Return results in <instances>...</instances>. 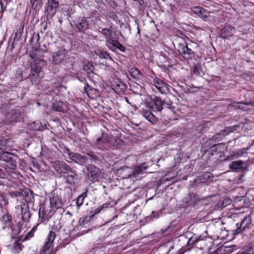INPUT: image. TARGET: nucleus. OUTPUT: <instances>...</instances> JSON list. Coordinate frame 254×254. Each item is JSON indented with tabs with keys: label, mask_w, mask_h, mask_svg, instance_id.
Instances as JSON below:
<instances>
[{
	"label": "nucleus",
	"mask_w": 254,
	"mask_h": 254,
	"mask_svg": "<svg viewBox=\"0 0 254 254\" xmlns=\"http://www.w3.org/2000/svg\"><path fill=\"white\" fill-rule=\"evenodd\" d=\"M130 75L134 78H139V76L141 75L140 70L135 67H132L129 70Z\"/></svg>",
	"instance_id": "31"
},
{
	"label": "nucleus",
	"mask_w": 254,
	"mask_h": 254,
	"mask_svg": "<svg viewBox=\"0 0 254 254\" xmlns=\"http://www.w3.org/2000/svg\"><path fill=\"white\" fill-rule=\"evenodd\" d=\"M235 33V29L230 25H226L221 30V37L225 39L232 36Z\"/></svg>",
	"instance_id": "15"
},
{
	"label": "nucleus",
	"mask_w": 254,
	"mask_h": 254,
	"mask_svg": "<svg viewBox=\"0 0 254 254\" xmlns=\"http://www.w3.org/2000/svg\"><path fill=\"white\" fill-rule=\"evenodd\" d=\"M21 243L19 242L18 241H17L13 244V249L17 253H19L21 250Z\"/></svg>",
	"instance_id": "40"
},
{
	"label": "nucleus",
	"mask_w": 254,
	"mask_h": 254,
	"mask_svg": "<svg viewBox=\"0 0 254 254\" xmlns=\"http://www.w3.org/2000/svg\"><path fill=\"white\" fill-rule=\"evenodd\" d=\"M40 73H36L32 71V73L29 77L33 84H37L39 80Z\"/></svg>",
	"instance_id": "30"
},
{
	"label": "nucleus",
	"mask_w": 254,
	"mask_h": 254,
	"mask_svg": "<svg viewBox=\"0 0 254 254\" xmlns=\"http://www.w3.org/2000/svg\"><path fill=\"white\" fill-rule=\"evenodd\" d=\"M4 8L3 7V4L1 0H0V18L1 17L3 13Z\"/></svg>",
	"instance_id": "43"
},
{
	"label": "nucleus",
	"mask_w": 254,
	"mask_h": 254,
	"mask_svg": "<svg viewBox=\"0 0 254 254\" xmlns=\"http://www.w3.org/2000/svg\"><path fill=\"white\" fill-rule=\"evenodd\" d=\"M45 64V62L43 61H35L34 64H31V70L36 73H40L42 66Z\"/></svg>",
	"instance_id": "23"
},
{
	"label": "nucleus",
	"mask_w": 254,
	"mask_h": 254,
	"mask_svg": "<svg viewBox=\"0 0 254 254\" xmlns=\"http://www.w3.org/2000/svg\"><path fill=\"white\" fill-rule=\"evenodd\" d=\"M56 234L54 232L50 231L47 240L44 244L43 250L40 254H50L53 248V242L56 238Z\"/></svg>",
	"instance_id": "4"
},
{
	"label": "nucleus",
	"mask_w": 254,
	"mask_h": 254,
	"mask_svg": "<svg viewBox=\"0 0 254 254\" xmlns=\"http://www.w3.org/2000/svg\"><path fill=\"white\" fill-rule=\"evenodd\" d=\"M65 215H68L69 216V217L70 218L72 216V214L68 211H67L66 213H65Z\"/></svg>",
	"instance_id": "49"
},
{
	"label": "nucleus",
	"mask_w": 254,
	"mask_h": 254,
	"mask_svg": "<svg viewBox=\"0 0 254 254\" xmlns=\"http://www.w3.org/2000/svg\"><path fill=\"white\" fill-rule=\"evenodd\" d=\"M12 236H15L18 235L21 231L20 228L18 225H15L12 228Z\"/></svg>",
	"instance_id": "39"
},
{
	"label": "nucleus",
	"mask_w": 254,
	"mask_h": 254,
	"mask_svg": "<svg viewBox=\"0 0 254 254\" xmlns=\"http://www.w3.org/2000/svg\"><path fill=\"white\" fill-rule=\"evenodd\" d=\"M93 15L95 17H98V15H99V14L97 13V11H95L93 13Z\"/></svg>",
	"instance_id": "51"
},
{
	"label": "nucleus",
	"mask_w": 254,
	"mask_h": 254,
	"mask_svg": "<svg viewBox=\"0 0 254 254\" xmlns=\"http://www.w3.org/2000/svg\"><path fill=\"white\" fill-rule=\"evenodd\" d=\"M103 141V143L105 142V140H103L102 137H98L96 139V141L95 142L96 145H98L100 144V142Z\"/></svg>",
	"instance_id": "44"
},
{
	"label": "nucleus",
	"mask_w": 254,
	"mask_h": 254,
	"mask_svg": "<svg viewBox=\"0 0 254 254\" xmlns=\"http://www.w3.org/2000/svg\"><path fill=\"white\" fill-rule=\"evenodd\" d=\"M16 208L17 211H20L22 220L24 222H28L31 215L29 211L28 204L26 201L22 202Z\"/></svg>",
	"instance_id": "8"
},
{
	"label": "nucleus",
	"mask_w": 254,
	"mask_h": 254,
	"mask_svg": "<svg viewBox=\"0 0 254 254\" xmlns=\"http://www.w3.org/2000/svg\"><path fill=\"white\" fill-rule=\"evenodd\" d=\"M85 196L86 194L84 193H83L77 197L76 199V205L78 208L82 205Z\"/></svg>",
	"instance_id": "35"
},
{
	"label": "nucleus",
	"mask_w": 254,
	"mask_h": 254,
	"mask_svg": "<svg viewBox=\"0 0 254 254\" xmlns=\"http://www.w3.org/2000/svg\"><path fill=\"white\" fill-rule=\"evenodd\" d=\"M15 78L20 80V81H21L22 80V78H23V77H22V72L21 70H17L16 71V73H15Z\"/></svg>",
	"instance_id": "41"
},
{
	"label": "nucleus",
	"mask_w": 254,
	"mask_h": 254,
	"mask_svg": "<svg viewBox=\"0 0 254 254\" xmlns=\"http://www.w3.org/2000/svg\"><path fill=\"white\" fill-rule=\"evenodd\" d=\"M252 54L254 55V50L252 51Z\"/></svg>",
	"instance_id": "57"
},
{
	"label": "nucleus",
	"mask_w": 254,
	"mask_h": 254,
	"mask_svg": "<svg viewBox=\"0 0 254 254\" xmlns=\"http://www.w3.org/2000/svg\"><path fill=\"white\" fill-rule=\"evenodd\" d=\"M193 12L204 21H207L210 15V12L201 7H195Z\"/></svg>",
	"instance_id": "16"
},
{
	"label": "nucleus",
	"mask_w": 254,
	"mask_h": 254,
	"mask_svg": "<svg viewBox=\"0 0 254 254\" xmlns=\"http://www.w3.org/2000/svg\"><path fill=\"white\" fill-rule=\"evenodd\" d=\"M44 2L49 3V0H30V4L33 10H39L41 8Z\"/></svg>",
	"instance_id": "22"
},
{
	"label": "nucleus",
	"mask_w": 254,
	"mask_h": 254,
	"mask_svg": "<svg viewBox=\"0 0 254 254\" xmlns=\"http://www.w3.org/2000/svg\"><path fill=\"white\" fill-rule=\"evenodd\" d=\"M212 151H216V149H215V146H213V148H212Z\"/></svg>",
	"instance_id": "53"
},
{
	"label": "nucleus",
	"mask_w": 254,
	"mask_h": 254,
	"mask_svg": "<svg viewBox=\"0 0 254 254\" xmlns=\"http://www.w3.org/2000/svg\"><path fill=\"white\" fill-rule=\"evenodd\" d=\"M110 205V202H106L105 203L103 204L102 205L99 206L98 208L95 209V214L99 213L102 211L105 210L109 207Z\"/></svg>",
	"instance_id": "34"
},
{
	"label": "nucleus",
	"mask_w": 254,
	"mask_h": 254,
	"mask_svg": "<svg viewBox=\"0 0 254 254\" xmlns=\"http://www.w3.org/2000/svg\"><path fill=\"white\" fill-rule=\"evenodd\" d=\"M40 36L37 33L33 34L31 44L33 48L35 50H38L40 47V43H39Z\"/></svg>",
	"instance_id": "24"
},
{
	"label": "nucleus",
	"mask_w": 254,
	"mask_h": 254,
	"mask_svg": "<svg viewBox=\"0 0 254 254\" xmlns=\"http://www.w3.org/2000/svg\"><path fill=\"white\" fill-rule=\"evenodd\" d=\"M7 220L6 221V223L8 224V226H10L12 222V219L9 216H7Z\"/></svg>",
	"instance_id": "48"
},
{
	"label": "nucleus",
	"mask_w": 254,
	"mask_h": 254,
	"mask_svg": "<svg viewBox=\"0 0 254 254\" xmlns=\"http://www.w3.org/2000/svg\"><path fill=\"white\" fill-rule=\"evenodd\" d=\"M46 7L45 13L47 18L51 19L55 14L57 9L59 7V2L56 0H52L49 1Z\"/></svg>",
	"instance_id": "11"
},
{
	"label": "nucleus",
	"mask_w": 254,
	"mask_h": 254,
	"mask_svg": "<svg viewBox=\"0 0 254 254\" xmlns=\"http://www.w3.org/2000/svg\"><path fill=\"white\" fill-rule=\"evenodd\" d=\"M244 162L242 160L235 161L231 163L229 165V167L233 171L238 172L244 168Z\"/></svg>",
	"instance_id": "21"
},
{
	"label": "nucleus",
	"mask_w": 254,
	"mask_h": 254,
	"mask_svg": "<svg viewBox=\"0 0 254 254\" xmlns=\"http://www.w3.org/2000/svg\"><path fill=\"white\" fill-rule=\"evenodd\" d=\"M193 73L195 74H199V67L196 66H195L193 68Z\"/></svg>",
	"instance_id": "46"
},
{
	"label": "nucleus",
	"mask_w": 254,
	"mask_h": 254,
	"mask_svg": "<svg viewBox=\"0 0 254 254\" xmlns=\"http://www.w3.org/2000/svg\"><path fill=\"white\" fill-rule=\"evenodd\" d=\"M223 202H222V203L220 204V206H219L221 208H223V207L225 206L226 205H224Z\"/></svg>",
	"instance_id": "52"
},
{
	"label": "nucleus",
	"mask_w": 254,
	"mask_h": 254,
	"mask_svg": "<svg viewBox=\"0 0 254 254\" xmlns=\"http://www.w3.org/2000/svg\"><path fill=\"white\" fill-rule=\"evenodd\" d=\"M85 93L90 98H94L98 95V91L94 88L91 87L88 83H85L84 86Z\"/></svg>",
	"instance_id": "18"
},
{
	"label": "nucleus",
	"mask_w": 254,
	"mask_h": 254,
	"mask_svg": "<svg viewBox=\"0 0 254 254\" xmlns=\"http://www.w3.org/2000/svg\"><path fill=\"white\" fill-rule=\"evenodd\" d=\"M249 148L247 147L239 149L237 150H236L234 151L232 154H231L229 156H228L227 159L232 160L243 156L247 152V151L249 150Z\"/></svg>",
	"instance_id": "19"
},
{
	"label": "nucleus",
	"mask_w": 254,
	"mask_h": 254,
	"mask_svg": "<svg viewBox=\"0 0 254 254\" xmlns=\"http://www.w3.org/2000/svg\"><path fill=\"white\" fill-rule=\"evenodd\" d=\"M178 49L179 55L186 60H192L195 56L193 51L188 47L187 44L180 45Z\"/></svg>",
	"instance_id": "7"
},
{
	"label": "nucleus",
	"mask_w": 254,
	"mask_h": 254,
	"mask_svg": "<svg viewBox=\"0 0 254 254\" xmlns=\"http://www.w3.org/2000/svg\"><path fill=\"white\" fill-rule=\"evenodd\" d=\"M23 26L22 27V29L19 28V33H20L22 32V31L23 30Z\"/></svg>",
	"instance_id": "54"
},
{
	"label": "nucleus",
	"mask_w": 254,
	"mask_h": 254,
	"mask_svg": "<svg viewBox=\"0 0 254 254\" xmlns=\"http://www.w3.org/2000/svg\"><path fill=\"white\" fill-rule=\"evenodd\" d=\"M86 170L87 173L85 175V178L88 181L92 183L99 181L101 176V171L99 168L90 164L87 166Z\"/></svg>",
	"instance_id": "2"
},
{
	"label": "nucleus",
	"mask_w": 254,
	"mask_h": 254,
	"mask_svg": "<svg viewBox=\"0 0 254 254\" xmlns=\"http://www.w3.org/2000/svg\"><path fill=\"white\" fill-rule=\"evenodd\" d=\"M4 174L2 172V169L0 168V178H1L2 177V176H3Z\"/></svg>",
	"instance_id": "50"
},
{
	"label": "nucleus",
	"mask_w": 254,
	"mask_h": 254,
	"mask_svg": "<svg viewBox=\"0 0 254 254\" xmlns=\"http://www.w3.org/2000/svg\"><path fill=\"white\" fill-rule=\"evenodd\" d=\"M50 209L48 214L50 215V213L55 212L56 210L61 208L63 206V203L62 198L60 196L58 195L53 194L52 197L50 198Z\"/></svg>",
	"instance_id": "9"
},
{
	"label": "nucleus",
	"mask_w": 254,
	"mask_h": 254,
	"mask_svg": "<svg viewBox=\"0 0 254 254\" xmlns=\"http://www.w3.org/2000/svg\"><path fill=\"white\" fill-rule=\"evenodd\" d=\"M49 212V210H45V206L43 204H40L39 206V215L41 218H44L46 217V218H50L52 216L53 213H50V215L48 214Z\"/></svg>",
	"instance_id": "25"
},
{
	"label": "nucleus",
	"mask_w": 254,
	"mask_h": 254,
	"mask_svg": "<svg viewBox=\"0 0 254 254\" xmlns=\"http://www.w3.org/2000/svg\"><path fill=\"white\" fill-rule=\"evenodd\" d=\"M200 181L202 183H205L211 180L213 176L210 172H205L200 176Z\"/></svg>",
	"instance_id": "28"
},
{
	"label": "nucleus",
	"mask_w": 254,
	"mask_h": 254,
	"mask_svg": "<svg viewBox=\"0 0 254 254\" xmlns=\"http://www.w3.org/2000/svg\"><path fill=\"white\" fill-rule=\"evenodd\" d=\"M2 166L5 169H14L16 167V164L13 160L9 159L8 161L5 160Z\"/></svg>",
	"instance_id": "29"
},
{
	"label": "nucleus",
	"mask_w": 254,
	"mask_h": 254,
	"mask_svg": "<svg viewBox=\"0 0 254 254\" xmlns=\"http://www.w3.org/2000/svg\"><path fill=\"white\" fill-rule=\"evenodd\" d=\"M238 127V126H236L234 127Z\"/></svg>",
	"instance_id": "59"
},
{
	"label": "nucleus",
	"mask_w": 254,
	"mask_h": 254,
	"mask_svg": "<svg viewBox=\"0 0 254 254\" xmlns=\"http://www.w3.org/2000/svg\"><path fill=\"white\" fill-rule=\"evenodd\" d=\"M199 200L200 198L198 195L194 192L189 193L188 195L184 199V201L188 206H193Z\"/></svg>",
	"instance_id": "14"
},
{
	"label": "nucleus",
	"mask_w": 254,
	"mask_h": 254,
	"mask_svg": "<svg viewBox=\"0 0 254 254\" xmlns=\"http://www.w3.org/2000/svg\"><path fill=\"white\" fill-rule=\"evenodd\" d=\"M67 52L64 49H61L53 55V62L55 64L62 63L67 56Z\"/></svg>",
	"instance_id": "13"
},
{
	"label": "nucleus",
	"mask_w": 254,
	"mask_h": 254,
	"mask_svg": "<svg viewBox=\"0 0 254 254\" xmlns=\"http://www.w3.org/2000/svg\"><path fill=\"white\" fill-rule=\"evenodd\" d=\"M148 168L146 163H143L140 165L136 166L131 174L128 175V177H136L139 174H142Z\"/></svg>",
	"instance_id": "17"
},
{
	"label": "nucleus",
	"mask_w": 254,
	"mask_h": 254,
	"mask_svg": "<svg viewBox=\"0 0 254 254\" xmlns=\"http://www.w3.org/2000/svg\"><path fill=\"white\" fill-rule=\"evenodd\" d=\"M151 83L154 85L161 94H167L169 92L168 85L163 80L155 77L153 78Z\"/></svg>",
	"instance_id": "6"
},
{
	"label": "nucleus",
	"mask_w": 254,
	"mask_h": 254,
	"mask_svg": "<svg viewBox=\"0 0 254 254\" xmlns=\"http://www.w3.org/2000/svg\"><path fill=\"white\" fill-rule=\"evenodd\" d=\"M252 224V217L250 215L245 216L241 221L240 223H237V228L233 230L235 234L243 233L247 229H249Z\"/></svg>",
	"instance_id": "3"
},
{
	"label": "nucleus",
	"mask_w": 254,
	"mask_h": 254,
	"mask_svg": "<svg viewBox=\"0 0 254 254\" xmlns=\"http://www.w3.org/2000/svg\"><path fill=\"white\" fill-rule=\"evenodd\" d=\"M232 131H233L232 130H230V129L229 130V132H232Z\"/></svg>",
	"instance_id": "58"
},
{
	"label": "nucleus",
	"mask_w": 254,
	"mask_h": 254,
	"mask_svg": "<svg viewBox=\"0 0 254 254\" xmlns=\"http://www.w3.org/2000/svg\"><path fill=\"white\" fill-rule=\"evenodd\" d=\"M83 68L88 74L93 73L94 72V67L92 63L90 62H84L83 64Z\"/></svg>",
	"instance_id": "27"
},
{
	"label": "nucleus",
	"mask_w": 254,
	"mask_h": 254,
	"mask_svg": "<svg viewBox=\"0 0 254 254\" xmlns=\"http://www.w3.org/2000/svg\"><path fill=\"white\" fill-rule=\"evenodd\" d=\"M17 36V32H15V37H16Z\"/></svg>",
	"instance_id": "55"
},
{
	"label": "nucleus",
	"mask_w": 254,
	"mask_h": 254,
	"mask_svg": "<svg viewBox=\"0 0 254 254\" xmlns=\"http://www.w3.org/2000/svg\"><path fill=\"white\" fill-rule=\"evenodd\" d=\"M64 152L67 154L72 161L77 164L80 165H84L87 163V158L85 156H82L79 153L72 152L67 148H65Z\"/></svg>",
	"instance_id": "5"
},
{
	"label": "nucleus",
	"mask_w": 254,
	"mask_h": 254,
	"mask_svg": "<svg viewBox=\"0 0 254 254\" xmlns=\"http://www.w3.org/2000/svg\"><path fill=\"white\" fill-rule=\"evenodd\" d=\"M87 155L93 158V159L96 160L97 159V156L92 153H88Z\"/></svg>",
	"instance_id": "45"
},
{
	"label": "nucleus",
	"mask_w": 254,
	"mask_h": 254,
	"mask_svg": "<svg viewBox=\"0 0 254 254\" xmlns=\"http://www.w3.org/2000/svg\"><path fill=\"white\" fill-rule=\"evenodd\" d=\"M110 47H112V49L113 47H116L118 48L121 52H125L126 50V48L124 46H123L121 43H120L118 41H115L114 43L110 44Z\"/></svg>",
	"instance_id": "33"
},
{
	"label": "nucleus",
	"mask_w": 254,
	"mask_h": 254,
	"mask_svg": "<svg viewBox=\"0 0 254 254\" xmlns=\"http://www.w3.org/2000/svg\"><path fill=\"white\" fill-rule=\"evenodd\" d=\"M64 103L61 101H55L53 104V110L57 112H64Z\"/></svg>",
	"instance_id": "26"
},
{
	"label": "nucleus",
	"mask_w": 254,
	"mask_h": 254,
	"mask_svg": "<svg viewBox=\"0 0 254 254\" xmlns=\"http://www.w3.org/2000/svg\"><path fill=\"white\" fill-rule=\"evenodd\" d=\"M140 32V31H139V28L138 27V31H137V33L139 34Z\"/></svg>",
	"instance_id": "56"
},
{
	"label": "nucleus",
	"mask_w": 254,
	"mask_h": 254,
	"mask_svg": "<svg viewBox=\"0 0 254 254\" xmlns=\"http://www.w3.org/2000/svg\"><path fill=\"white\" fill-rule=\"evenodd\" d=\"M53 167L57 172L59 174H68L72 172L70 167L63 161H55L53 164Z\"/></svg>",
	"instance_id": "10"
},
{
	"label": "nucleus",
	"mask_w": 254,
	"mask_h": 254,
	"mask_svg": "<svg viewBox=\"0 0 254 254\" xmlns=\"http://www.w3.org/2000/svg\"><path fill=\"white\" fill-rule=\"evenodd\" d=\"M72 22L74 26L80 32L84 31L88 28L89 22L84 17H79Z\"/></svg>",
	"instance_id": "12"
},
{
	"label": "nucleus",
	"mask_w": 254,
	"mask_h": 254,
	"mask_svg": "<svg viewBox=\"0 0 254 254\" xmlns=\"http://www.w3.org/2000/svg\"><path fill=\"white\" fill-rule=\"evenodd\" d=\"M70 173L71 174L67 175L66 177V182L69 184H72L74 183V177L76 176V174L72 171Z\"/></svg>",
	"instance_id": "32"
},
{
	"label": "nucleus",
	"mask_w": 254,
	"mask_h": 254,
	"mask_svg": "<svg viewBox=\"0 0 254 254\" xmlns=\"http://www.w3.org/2000/svg\"><path fill=\"white\" fill-rule=\"evenodd\" d=\"M200 240V238H197L196 236H192L188 241L187 245L188 246L195 245L196 243Z\"/></svg>",
	"instance_id": "36"
},
{
	"label": "nucleus",
	"mask_w": 254,
	"mask_h": 254,
	"mask_svg": "<svg viewBox=\"0 0 254 254\" xmlns=\"http://www.w3.org/2000/svg\"><path fill=\"white\" fill-rule=\"evenodd\" d=\"M99 33H101L105 36V38L107 40L106 45L109 48H112V47H110V44H111V43L110 42V40L111 39L113 36L112 30L108 28H103L101 31H99Z\"/></svg>",
	"instance_id": "20"
},
{
	"label": "nucleus",
	"mask_w": 254,
	"mask_h": 254,
	"mask_svg": "<svg viewBox=\"0 0 254 254\" xmlns=\"http://www.w3.org/2000/svg\"><path fill=\"white\" fill-rule=\"evenodd\" d=\"M99 56L100 58L105 59H108L111 58L110 55L107 53L104 52H100Z\"/></svg>",
	"instance_id": "42"
},
{
	"label": "nucleus",
	"mask_w": 254,
	"mask_h": 254,
	"mask_svg": "<svg viewBox=\"0 0 254 254\" xmlns=\"http://www.w3.org/2000/svg\"><path fill=\"white\" fill-rule=\"evenodd\" d=\"M158 215L157 214V213H156L155 211H153L152 212V214L150 216V218L151 219H152L153 218H158Z\"/></svg>",
	"instance_id": "47"
},
{
	"label": "nucleus",
	"mask_w": 254,
	"mask_h": 254,
	"mask_svg": "<svg viewBox=\"0 0 254 254\" xmlns=\"http://www.w3.org/2000/svg\"><path fill=\"white\" fill-rule=\"evenodd\" d=\"M172 102L169 100L168 102H164L161 98L158 97H154L151 99L150 102L146 104V108H143L140 111L141 115L148 122L152 125H155L158 121V119L154 115L151 111L160 112L163 109V107L166 106V107L169 109H172Z\"/></svg>",
	"instance_id": "1"
},
{
	"label": "nucleus",
	"mask_w": 254,
	"mask_h": 254,
	"mask_svg": "<svg viewBox=\"0 0 254 254\" xmlns=\"http://www.w3.org/2000/svg\"><path fill=\"white\" fill-rule=\"evenodd\" d=\"M12 198H16L22 196V192L20 191H11L9 192Z\"/></svg>",
	"instance_id": "38"
},
{
	"label": "nucleus",
	"mask_w": 254,
	"mask_h": 254,
	"mask_svg": "<svg viewBox=\"0 0 254 254\" xmlns=\"http://www.w3.org/2000/svg\"><path fill=\"white\" fill-rule=\"evenodd\" d=\"M242 252L245 254H254V245L246 248Z\"/></svg>",
	"instance_id": "37"
}]
</instances>
